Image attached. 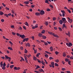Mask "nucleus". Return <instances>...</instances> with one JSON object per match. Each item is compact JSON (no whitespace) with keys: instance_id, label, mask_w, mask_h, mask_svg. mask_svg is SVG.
<instances>
[{"instance_id":"obj_39","label":"nucleus","mask_w":73,"mask_h":73,"mask_svg":"<svg viewBox=\"0 0 73 73\" xmlns=\"http://www.w3.org/2000/svg\"><path fill=\"white\" fill-rule=\"evenodd\" d=\"M38 24H36L35 25V28H38Z\"/></svg>"},{"instance_id":"obj_60","label":"nucleus","mask_w":73,"mask_h":73,"mask_svg":"<svg viewBox=\"0 0 73 73\" xmlns=\"http://www.w3.org/2000/svg\"><path fill=\"white\" fill-rule=\"evenodd\" d=\"M12 35H16V34H15V33H14V32H12Z\"/></svg>"},{"instance_id":"obj_36","label":"nucleus","mask_w":73,"mask_h":73,"mask_svg":"<svg viewBox=\"0 0 73 73\" xmlns=\"http://www.w3.org/2000/svg\"><path fill=\"white\" fill-rule=\"evenodd\" d=\"M2 69L3 70H5V66H3L2 67Z\"/></svg>"},{"instance_id":"obj_18","label":"nucleus","mask_w":73,"mask_h":73,"mask_svg":"<svg viewBox=\"0 0 73 73\" xmlns=\"http://www.w3.org/2000/svg\"><path fill=\"white\" fill-rule=\"evenodd\" d=\"M0 65H1V66H0L1 67V68H2V66H3V61H2L1 62Z\"/></svg>"},{"instance_id":"obj_13","label":"nucleus","mask_w":73,"mask_h":73,"mask_svg":"<svg viewBox=\"0 0 73 73\" xmlns=\"http://www.w3.org/2000/svg\"><path fill=\"white\" fill-rule=\"evenodd\" d=\"M4 13L1 11H0V15H4Z\"/></svg>"},{"instance_id":"obj_55","label":"nucleus","mask_w":73,"mask_h":73,"mask_svg":"<svg viewBox=\"0 0 73 73\" xmlns=\"http://www.w3.org/2000/svg\"><path fill=\"white\" fill-rule=\"evenodd\" d=\"M6 66V64H5V63L4 62V63H3V66Z\"/></svg>"},{"instance_id":"obj_49","label":"nucleus","mask_w":73,"mask_h":73,"mask_svg":"<svg viewBox=\"0 0 73 73\" xmlns=\"http://www.w3.org/2000/svg\"><path fill=\"white\" fill-rule=\"evenodd\" d=\"M35 72V73H40L39 71H38L36 70H35L34 71Z\"/></svg>"},{"instance_id":"obj_24","label":"nucleus","mask_w":73,"mask_h":73,"mask_svg":"<svg viewBox=\"0 0 73 73\" xmlns=\"http://www.w3.org/2000/svg\"><path fill=\"white\" fill-rule=\"evenodd\" d=\"M38 68H40V66L38 65H37L36 67L35 68V70H36V69H37Z\"/></svg>"},{"instance_id":"obj_37","label":"nucleus","mask_w":73,"mask_h":73,"mask_svg":"<svg viewBox=\"0 0 73 73\" xmlns=\"http://www.w3.org/2000/svg\"><path fill=\"white\" fill-rule=\"evenodd\" d=\"M25 25H27V26H28V22H26L25 23Z\"/></svg>"},{"instance_id":"obj_22","label":"nucleus","mask_w":73,"mask_h":73,"mask_svg":"<svg viewBox=\"0 0 73 73\" xmlns=\"http://www.w3.org/2000/svg\"><path fill=\"white\" fill-rule=\"evenodd\" d=\"M33 60L35 61H36L37 60V58H36V57H35V56H33Z\"/></svg>"},{"instance_id":"obj_47","label":"nucleus","mask_w":73,"mask_h":73,"mask_svg":"<svg viewBox=\"0 0 73 73\" xmlns=\"http://www.w3.org/2000/svg\"><path fill=\"white\" fill-rule=\"evenodd\" d=\"M41 63L42 65H45V64H45V62L44 63V62L43 61H42L41 62Z\"/></svg>"},{"instance_id":"obj_2","label":"nucleus","mask_w":73,"mask_h":73,"mask_svg":"<svg viewBox=\"0 0 73 73\" xmlns=\"http://www.w3.org/2000/svg\"><path fill=\"white\" fill-rule=\"evenodd\" d=\"M20 37H21L22 38H24L25 37V35H19Z\"/></svg>"},{"instance_id":"obj_32","label":"nucleus","mask_w":73,"mask_h":73,"mask_svg":"<svg viewBox=\"0 0 73 73\" xmlns=\"http://www.w3.org/2000/svg\"><path fill=\"white\" fill-rule=\"evenodd\" d=\"M49 6L51 8H53V5H52L50 4Z\"/></svg>"},{"instance_id":"obj_12","label":"nucleus","mask_w":73,"mask_h":73,"mask_svg":"<svg viewBox=\"0 0 73 73\" xmlns=\"http://www.w3.org/2000/svg\"><path fill=\"white\" fill-rule=\"evenodd\" d=\"M63 23V21H62L61 20H60L59 21V23L60 24H61V25H62V24Z\"/></svg>"},{"instance_id":"obj_50","label":"nucleus","mask_w":73,"mask_h":73,"mask_svg":"<svg viewBox=\"0 0 73 73\" xmlns=\"http://www.w3.org/2000/svg\"><path fill=\"white\" fill-rule=\"evenodd\" d=\"M45 31L44 30H43L42 32H41V33H45Z\"/></svg>"},{"instance_id":"obj_14","label":"nucleus","mask_w":73,"mask_h":73,"mask_svg":"<svg viewBox=\"0 0 73 73\" xmlns=\"http://www.w3.org/2000/svg\"><path fill=\"white\" fill-rule=\"evenodd\" d=\"M72 21H73L72 20V19H70L68 20V22L69 23H72Z\"/></svg>"},{"instance_id":"obj_20","label":"nucleus","mask_w":73,"mask_h":73,"mask_svg":"<svg viewBox=\"0 0 73 73\" xmlns=\"http://www.w3.org/2000/svg\"><path fill=\"white\" fill-rule=\"evenodd\" d=\"M65 61L66 62H68V61H69V59L68 58H66L65 59Z\"/></svg>"},{"instance_id":"obj_54","label":"nucleus","mask_w":73,"mask_h":73,"mask_svg":"<svg viewBox=\"0 0 73 73\" xmlns=\"http://www.w3.org/2000/svg\"><path fill=\"white\" fill-rule=\"evenodd\" d=\"M14 68L15 70H17V68L16 67H15Z\"/></svg>"},{"instance_id":"obj_29","label":"nucleus","mask_w":73,"mask_h":73,"mask_svg":"<svg viewBox=\"0 0 73 73\" xmlns=\"http://www.w3.org/2000/svg\"><path fill=\"white\" fill-rule=\"evenodd\" d=\"M54 37H57L58 38V37H59L58 36V35H54Z\"/></svg>"},{"instance_id":"obj_58","label":"nucleus","mask_w":73,"mask_h":73,"mask_svg":"<svg viewBox=\"0 0 73 73\" xmlns=\"http://www.w3.org/2000/svg\"><path fill=\"white\" fill-rule=\"evenodd\" d=\"M11 12L13 14H15V12H14V11L13 10H12Z\"/></svg>"},{"instance_id":"obj_23","label":"nucleus","mask_w":73,"mask_h":73,"mask_svg":"<svg viewBox=\"0 0 73 73\" xmlns=\"http://www.w3.org/2000/svg\"><path fill=\"white\" fill-rule=\"evenodd\" d=\"M42 34L41 33H39L38 34V36L39 37H41V36H42Z\"/></svg>"},{"instance_id":"obj_28","label":"nucleus","mask_w":73,"mask_h":73,"mask_svg":"<svg viewBox=\"0 0 73 73\" xmlns=\"http://www.w3.org/2000/svg\"><path fill=\"white\" fill-rule=\"evenodd\" d=\"M13 67H14V65H13L10 66V68L11 69H12V68H13Z\"/></svg>"},{"instance_id":"obj_57","label":"nucleus","mask_w":73,"mask_h":73,"mask_svg":"<svg viewBox=\"0 0 73 73\" xmlns=\"http://www.w3.org/2000/svg\"><path fill=\"white\" fill-rule=\"evenodd\" d=\"M21 60H22V61H24V58L22 57H21Z\"/></svg>"},{"instance_id":"obj_48","label":"nucleus","mask_w":73,"mask_h":73,"mask_svg":"<svg viewBox=\"0 0 73 73\" xmlns=\"http://www.w3.org/2000/svg\"><path fill=\"white\" fill-rule=\"evenodd\" d=\"M55 66H58V64L56 63H55Z\"/></svg>"},{"instance_id":"obj_9","label":"nucleus","mask_w":73,"mask_h":73,"mask_svg":"<svg viewBox=\"0 0 73 73\" xmlns=\"http://www.w3.org/2000/svg\"><path fill=\"white\" fill-rule=\"evenodd\" d=\"M62 27L63 28H65V29H66L67 28L66 26H65V24L64 23L62 25Z\"/></svg>"},{"instance_id":"obj_40","label":"nucleus","mask_w":73,"mask_h":73,"mask_svg":"<svg viewBox=\"0 0 73 73\" xmlns=\"http://www.w3.org/2000/svg\"><path fill=\"white\" fill-rule=\"evenodd\" d=\"M55 61L56 62H59V60L56 59L55 60Z\"/></svg>"},{"instance_id":"obj_7","label":"nucleus","mask_w":73,"mask_h":73,"mask_svg":"<svg viewBox=\"0 0 73 73\" xmlns=\"http://www.w3.org/2000/svg\"><path fill=\"white\" fill-rule=\"evenodd\" d=\"M48 33H49L50 35H54V33H52V32L48 31Z\"/></svg>"},{"instance_id":"obj_64","label":"nucleus","mask_w":73,"mask_h":73,"mask_svg":"<svg viewBox=\"0 0 73 73\" xmlns=\"http://www.w3.org/2000/svg\"><path fill=\"white\" fill-rule=\"evenodd\" d=\"M70 59H71L72 60H73V57L71 56L70 57Z\"/></svg>"},{"instance_id":"obj_6","label":"nucleus","mask_w":73,"mask_h":73,"mask_svg":"<svg viewBox=\"0 0 73 73\" xmlns=\"http://www.w3.org/2000/svg\"><path fill=\"white\" fill-rule=\"evenodd\" d=\"M28 40H29V39L28 38H25L23 39V42H25V41H27Z\"/></svg>"},{"instance_id":"obj_46","label":"nucleus","mask_w":73,"mask_h":73,"mask_svg":"<svg viewBox=\"0 0 73 73\" xmlns=\"http://www.w3.org/2000/svg\"><path fill=\"white\" fill-rule=\"evenodd\" d=\"M49 60H52L53 59H54L53 57H50L49 58Z\"/></svg>"},{"instance_id":"obj_17","label":"nucleus","mask_w":73,"mask_h":73,"mask_svg":"<svg viewBox=\"0 0 73 73\" xmlns=\"http://www.w3.org/2000/svg\"><path fill=\"white\" fill-rule=\"evenodd\" d=\"M42 37L44 38V39H46V37L45 35H42Z\"/></svg>"},{"instance_id":"obj_4","label":"nucleus","mask_w":73,"mask_h":73,"mask_svg":"<svg viewBox=\"0 0 73 73\" xmlns=\"http://www.w3.org/2000/svg\"><path fill=\"white\" fill-rule=\"evenodd\" d=\"M40 14L41 15H44V11L43 10H41L40 12Z\"/></svg>"},{"instance_id":"obj_5","label":"nucleus","mask_w":73,"mask_h":73,"mask_svg":"<svg viewBox=\"0 0 73 73\" xmlns=\"http://www.w3.org/2000/svg\"><path fill=\"white\" fill-rule=\"evenodd\" d=\"M35 15L36 16H40V13L38 12L35 13Z\"/></svg>"},{"instance_id":"obj_31","label":"nucleus","mask_w":73,"mask_h":73,"mask_svg":"<svg viewBox=\"0 0 73 73\" xmlns=\"http://www.w3.org/2000/svg\"><path fill=\"white\" fill-rule=\"evenodd\" d=\"M61 12L62 13H65V11L64 10H61Z\"/></svg>"},{"instance_id":"obj_41","label":"nucleus","mask_w":73,"mask_h":73,"mask_svg":"<svg viewBox=\"0 0 73 73\" xmlns=\"http://www.w3.org/2000/svg\"><path fill=\"white\" fill-rule=\"evenodd\" d=\"M71 62V61H68V64L70 65H71V64H70V63Z\"/></svg>"},{"instance_id":"obj_11","label":"nucleus","mask_w":73,"mask_h":73,"mask_svg":"<svg viewBox=\"0 0 73 73\" xmlns=\"http://www.w3.org/2000/svg\"><path fill=\"white\" fill-rule=\"evenodd\" d=\"M40 72H43V73H44V70L42 69H39L38 70Z\"/></svg>"},{"instance_id":"obj_44","label":"nucleus","mask_w":73,"mask_h":73,"mask_svg":"<svg viewBox=\"0 0 73 73\" xmlns=\"http://www.w3.org/2000/svg\"><path fill=\"white\" fill-rule=\"evenodd\" d=\"M58 53H59V52H58V51H56L55 52V54L56 55H57L58 54Z\"/></svg>"},{"instance_id":"obj_62","label":"nucleus","mask_w":73,"mask_h":73,"mask_svg":"<svg viewBox=\"0 0 73 73\" xmlns=\"http://www.w3.org/2000/svg\"><path fill=\"white\" fill-rule=\"evenodd\" d=\"M1 21H2V22L3 23V22H4V20L3 19H1Z\"/></svg>"},{"instance_id":"obj_10","label":"nucleus","mask_w":73,"mask_h":73,"mask_svg":"<svg viewBox=\"0 0 73 73\" xmlns=\"http://www.w3.org/2000/svg\"><path fill=\"white\" fill-rule=\"evenodd\" d=\"M29 46V47L31 46V45H30V44L29 43H27L26 44V46Z\"/></svg>"},{"instance_id":"obj_53","label":"nucleus","mask_w":73,"mask_h":73,"mask_svg":"<svg viewBox=\"0 0 73 73\" xmlns=\"http://www.w3.org/2000/svg\"><path fill=\"white\" fill-rule=\"evenodd\" d=\"M48 1H49L48 0H46L45 1V3H48Z\"/></svg>"},{"instance_id":"obj_21","label":"nucleus","mask_w":73,"mask_h":73,"mask_svg":"<svg viewBox=\"0 0 73 73\" xmlns=\"http://www.w3.org/2000/svg\"><path fill=\"white\" fill-rule=\"evenodd\" d=\"M44 24H45L46 26H47V25H48V23L47 21L45 22V23H44Z\"/></svg>"},{"instance_id":"obj_63","label":"nucleus","mask_w":73,"mask_h":73,"mask_svg":"<svg viewBox=\"0 0 73 73\" xmlns=\"http://www.w3.org/2000/svg\"><path fill=\"white\" fill-rule=\"evenodd\" d=\"M58 29H59L60 31H62V29L61 27H58Z\"/></svg>"},{"instance_id":"obj_19","label":"nucleus","mask_w":73,"mask_h":73,"mask_svg":"<svg viewBox=\"0 0 73 73\" xmlns=\"http://www.w3.org/2000/svg\"><path fill=\"white\" fill-rule=\"evenodd\" d=\"M63 57H65L66 56V53L65 52L63 53Z\"/></svg>"},{"instance_id":"obj_34","label":"nucleus","mask_w":73,"mask_h":73,"mask_svg":"<svg viewBox=\"0 0 73 73\" xmlns=\"http://www.w3.org/2000/svg\"><path fill=\"white\" fill-rule=\"evenodd\" d=\"M52 66L54 65V62H52L51 63Z\"/></svg>"},{"instance_id":"obj_51","label":"nucleus","mask_w":73,"mask_h":73,"mask_svg":"<svg viewBox=\"0 0 73 73\" xmlns=\"http://www.w3.org/2000/svg\"><path fill=\"white\" fill-rule=\"evenodd\" d=\"M46 11L48 12H49V11H50V9H47Z\"/></svg>"},{"instance_id":"obj_16","label":"nucleus","mask_w":73,"mask_h":73,"mask_svg":"<svg viewBox=\"0 0 73 73\" xmlns=\"http://www.w3.org/2000/svg\"><path fill=\"white\" fill-rule=\"evenodd\" d=\"M73 45V44H72L71 43H69V47H70V46H71Z\"/></svg>"},{"instance_id":"obj_1","label":"nucleus","mask_w":73,"mask_h":73,"mask_svg":"<svg viewBox=\"0 0 73 73\" xmlns=\"http://www.w3.org/2000/svg\"><path fill=\"white\" fill-rule=\"evenodd\" d=\"M62 20L63 21V23H66L67 22V21L66 20V19L65 18H63L62 19Z\"/></svg>"},{"instance_id":"obj_42","label":"nucleus","mask_w":73,"mask_h":73,"mask_svg":"<svg viewBox=\"0 0 73 73\" xmlns=\"http://www.w3.org/2000/svg\"><path fill=\"white\" fill-rule=\"evenodd\" d=\"M18 29L19 30H22V28H21V27H20L19 28H18Z\"/></svg>"},{"instance_id":"obj_52","label":"nucleus","mask_w":73,"mask_h":73,"mask_svg":"<svg viewBox=\"0 0 73 73\" xmlns=\"http://www.w3.org/2000/svg\"><path fill=\"white\" fill-rule=\"evenodd\" d=\"M53 20H54H54H56V17L53 18Z\"/></svg>"},{"instance_id":"obj_30","label":"nucleus","mask_w":73,"mask_h":73,"mask_svg":"<svg viewBox=\"0 0 73 73\" xmlns=\"http://www.w3.org/2000/svg\"><path fill=\"white\" fill-rule=\"evenodd\" d=\"M24 57L25 61H27L28 60H27V57L26 56H25Z\"/></svg>"},{"instance_id":"obj_45","label":"nucleus","mask_w":73,"mask_h":73,"mask_svg":"<svg viewBox=\"0 0 73 73\" xmlns=\"http://www.w3.org/2000/svg\"><path fill=\"white\" fill-rule=\"evenodd\" d=\"M37 61H38V62H39V63H41V61L39 60L38 59H37Z\"/></svg>"},{"instance_id":"obj_56","label":"nucleus","mask_w":73,"mask_h":73,"mask_svg":"<svg viewBox=\"0 0 73 73\" xmlns=\"http://www.w3.org/2000/svg\"><path fill=\"white\" fill-rule=\"evenodd\" d=\"M25 53H28V51L27 50H25Z\"/></svg>"},{"instance_id":"obj_3","label":"nucleus","mask_w":73,"mask_h":73,"mask_svg":"<svg viewBox=\"0 0 73 73\" xmlns=\"http://www.w3.org/2000/svg\"><path fill=\"white\" fill-rule=\"evenodd\" d=\"M5 57L6 58H7V59H9L8 60L9 61H10V60L11 59V58L10 57H9L7 55H5Z\"/></svg>"},{"instance_id":"obj_33","label":"nucleus","mask_w":73,"mask_h":73,"mask_svg":"<svg viewBox=\"0 0 73 73\" xmlns=\"http://www.w3.org/2000/svg\"><path fill=\"white\" fill-rule=\"evenodd\" d=\"M40 54V53H38L36 55V57H38L39 55Z\"/></svg>"},{"instance_id":"obj_61","label":"nucleus","mask_w":73,"mask_h":73,"mask_svg":"<svg viewBox=\"0 0 73 73\" xmlns=\"http://www.w3.org/2000/svg\"><path fill=\"white\" fill-rule=\"evenodd\" d=\"M2 4L3 6V7H5V6H6L4 4V3H3Z\"/></svg>"},{"instance_id":"obj_25","label":"nucleus","mask_w":73,"mask_h":73,"mask_svg":"<svg viewBox=\"0 0 73 73\" xmlns=\"http://www.w3.org/2000/svg\"><path fill=\"white\" fill-rule=\"evenodd\" d=\"M24 3H25V4H29V1H28L27 2L25 1L24 2Z\"/></svg>"},{"instance_id":"obj_15","label":"nucleus","mask_w":73,"mask_h":73,"mask_svg":"<svg viewBox=\"0 0 73 73\" xmlns=\"http://www.w3.org/2000/svg\"><path fill=\"white\" fill-rule=\"evenodd\" d=\"M50 51H53V47L52 46H51L50 48Z\"/></svg>"},{"instance_id":"obj_43","label":"nucleus","mask_w":73,"mask_h":73,"mask_svg":"<svg viewBox=\"0 0 73 73\" xmlns=\"http://www.w3.org/2000/svg\"><path fill=\"white\" fill-rule=\"evenodd\" d=\"M45 56L46 58H48V54H46L45 55Z\"/></svg>"},{"instance_id":"obj_35","label":"nucleus","mask_w":73,"mask_h":73,"mask_svg":"<svg viewBox=\"0 0 73 73\" xmlns=\"http://www.w3.org/2000/svg\"><path fill=\"white\" fill-rule=\"evenodd\" d=\"M67 11H68V12L70 13H71V11H70V10L69 9H67Z\"/></svg>"},{"instance_id":"obj_27","label":"nucleus","mask_w":73,"mask_h":73,"mask_svg":"<svg viewBox=\"0 0 73 73\" xmlns=\"http://www.w3.org/2000/svg\"><path fill=\"white\" fill-rule=\"evenodd\" d=\"M4 16H5L6 17H9V16H8V15H7V14H4Z\"/></svg>"},{"instance_id":"obj_8","label":"nucleus","mask_w":73,"mask_h":73,"mask_svg":"<svg viewBox=\"0 0 73 73\" xmlns=\"http://www.w3.org/2000/svg\"><path fill=\"white\" fill-rule=\"evenodd\" d=\"M66 35H68L69 37H70V32H68V33H66Z\"/></svg>"},{"instance_id":"obj_38","label":"nucleus","mask_w":73,"mask_h":73,"mask_svg":"<svg viewBox=\"0 0 73 73\" xmlns=\"http://www.w3.org/2000/svg\"><path fill=\"white\" fill-rule=\"evenodd\" d=\"M44 45H48V43L47 42H44Z\"/></svg>"},{"instance_id":"obj_26","label":"nucleus","mask_w":73,"mask_h":73,"mask_svg":"<svg viewBox=\"0 0 73 73\" xmlns=\"http://www.w3.org/2000/svg\"><path fill=\"white\" fill-rule=\"evenodd\" d=\"M20 49L21 50H23L24 49V48L23 47L21 46L20 47Z\"/></svg>"},{"instance_id":"obj_59","label":"nucleus","mask_w":73,"mask_h":73,"mask_svg":"<svg viewBox=\"0 0 73 73\" xmlns=\"http://www.w3.org/2000/svg\"><path fill=\"white\" fill-rule=\"evenodd\" d=\"M5 9H7V10H9V8L6 7L5 8Z\"/></svg>"}]
</instances>
